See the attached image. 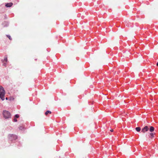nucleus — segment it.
<instances>
[{
	"label": "nucleus",
	"instance_id": "f257e3e1",
	"mask_svg": "<svg viewBox=\"0 0 158 158\" xmlns=\"http://www.w3.org/2000/svg\"><path fill=\"white\" fill-rule=\"evenodd\" d=\"M5 93L4 88L2 86H0V98L2 101L5 99Z\"/></svg>",
	"mask_w": 158,
	"mask_h": 158
},
{
	"label": "nucleus",
	"instance_id": "f03ea898",
	"mask_svg": "<svg viewBox=\"0 0 158 158\" xmlns=\"http://www.w3.org/2000/svg\"><path fill=\"white\" fill-rule=\"evenodd\" d=\"M2 114L4 118L5 119H8L11 118V114L8 111L4 110L3 111Z\"/></svg>",
	"mask_w": 158,
	"mask_h": 158
},
{
	"label": "nucleus",
	"instance_id": "7ed1b4c3",
	"mask_svg": "<svg viewBox=\"0 0 158 158\" xmlns=\"http://www.w3.org/2000/svg\"><path fill=\"white\" fill-rule=\"evenodd\" d=\"M8 137L10 140H15L17 139V136L13 134L9 135Z\"/></svg>",
	"mask_w": 158,
	"mask_h": 158
},
{
	"label": "nucleus",
	"instance_id": "20e7f679",
	"mask_svg": "<svg viewBox=\"0 0 158 158\" xmlns=\"http://www.w3.org/2000/svg\"><path fill=\"white\" fill-rule=\"evenodd\" d=\"M149 130V128L148 126H146L144 127L142 130V132L145 133L146 131H148Z\"/></svg>",
	"mask_w": 158,
	"mask_h": 158
},
{
	"label": "nucleus",
	"instance_id": "39448f33",
	"mask_svg": "<svg viewBox=\"0 0 158 158\" xmlns=\"http://www.w3.org/2000/svg\"><path fill=\"white\" fill-rule=\"evenodd\" d=\"M13 5V3L12 2H10L6 4L5 6L7 7H11Z\"/></svg>",
	"mask_w": 158,
	"mask_h": 158
},
{
	"label": "nucleus",
	"instance_id": "423d86ee",
	"mask_svg": "<svg viewBox=\"0 0 158 158\" xmlns=\"http://www.w3.org/2000/svg\"><path fill=\"white\" fill-rule=\"evenodd\" d=\"M154 130V128L153 127L151 126L149 128V131L150 132H153Z\"/></svg>",
	"mask_w": 158,
	"mask_h": 158
},
{
	"label": "nucleus",
	"instance_id": "0eeeda50",
	"mask_svg": "<svg viewBox=\"0 0 158 158\" xmlns=\"http://www.w3.org/2000/svg\"><path fill=\"white\" fill-rule=\"evenodd\" d=\"M135 129L137 131L139 132L141 130V128L140 127H137L135 128Z\"/></svg>",
	"mask_w": 158,
	"mask_h": 158
},
{
	"label": "nucleus",
	"instance_id": "6e6552de",
	"mask_svg": "<svg viewBox=\"0 0 158 158\" xmlns=\"http://www.w3.org/2000/svg\"><path fill=\"white\" fill-rule=\"evenodd\" d=\"M51 112L49 111V110H47L46 111V112L45 113V114L46 115H47L48 114H51Z\"/></svg>",
	"mask_w": 158,
	"mask_h": 158
},
{
	"label": "nucleus",
	"instance_id": "1a4fd4ad",
	"mask_svg": "<svg viewBox=\"0 0 158 158\" xmlns=\"http://www.w3.org/2000/svg\"><path fill=\"white\" fill-rule=\"evenodd\" d=\"M4 61L7 62V56H5L4 59Z\"/></svg>",
	"mask_w": 158,
	"mask_h": 158
},
{
	"label": "nucleus",
	"instance_id": "9d476101",
	"mask_svg": "<svg viewBox=\"0 0 158 158\" xmlns=\"http://www.w3.org/2000/svg\"><path fill=\"white\" fill-rule=\"evenodd\" d=\"M19 129L21 130H23V127L22 126H20L19 127Z\"/></svg>",
	"mask_w": 158,
	"mask_h": 158
},
{
	"label": "nucleus",
	"instance_id": "9b49d317",
	"mask_svg": "<svg viewBox=\"0 0 158 158\" xmlns=\"http://www.w3.org/2000/svg\"><path fill=\"white\" fill-rule=\"evenodd\" d=\"M6 36H7V37H8L10 40H11V38L10 35H7Z\"/></svg>",
	"mask_w": 158,
	"mask_h": 158
},
{
	"label": "nucleus",
	"instance_id": "f8f14e48",
	"mask_svg": "<svg viewBox=\"0 0 158 158\" xmlns=\"http://www.w3.org/2000/svg\"><path fill=\"white\" fill-rule=\"evenodd\" d=\"M19 117V115L18 114H16L15 116V117L17 118H18Z\"/></svg>",
	"mask_w": 158,
	"mask_h": 158
},
{
	"label": "nucleus",
	"instance_id": "ddd939ff",
	"mask_svg": "<svg viewBox=\"0 0 158 158\" xmlns=\"http://www.w3.org/2000/svg\"><path fill=\"white\" fill-rule=\"evenodd\" d=\"M150 135H151V137L152 138L154 136V134L153 133H151L150 134Z\"/></svg>",
	"mask_w": 158,
	"mask_h": 158
},
{
	"label": "nucleus",
	"instance_id": "4468645a",
	"mask_svg": "<svg viewBox=\"0 0 158 158\" xmlns=\"http://www.w3.org/2000/svg\"><path fill=\"white\" fill-rule=\"evenodd\" d=\"M14 121L15 122H16L17 121V120L16 119V118H14Z\"/></svg>",
	"mask_w": 158,
	"mask_h": 158
},
{
	"label": "nucleus",
	"instance_id": "2eb2a0df",
	"mask_svg": "<svg viewBox=\"0 0 158 158\" xmlns=\"http://www.w3.org/2000/svg\"><path fill=\"white\" fill-rule=\"evenodd\" d=\"M6 63H4L3 64V65L4 66H6Z\"/></svg>",
	"mask_w": 158,
	"mask_h": 158
},
{
	"label": "nucleus",
	"instance_id": "dca6fc26",
	"mask_svg": "<svg viewBox=\"0 0 158 158\" xmlns=\"http://www.w3.org/2000/svg\"><path fill=\"white\" fill-rule=\"evenodd\" d=\"M110 131H111V132H113V129H111L110 130Z\"/></svg>",
	"mask_w": 158,
	"mask_h": 158
},
{
	"label": "nucleus",
	"instance_id": "f3484780",
	"mask_svg": "<svg viewBox=\"0 0 158 158\" xmlns=\"http://www.w3.org/2000/svg\"><path fill=\"white\" fill-rule=\"evenodd\" d=\"M6 100H8V98H6Z\"/></svg>",
	"mask_w": 158,
	"mask_h": 158
},
{
	"label": "nucleus",
	"instance_id": "a211bd4d",
	"mask_svg": "<svg viewBox=\"0 0 158 158\" xmlns=\"http://www.w3.org/2000/svg\"><path fill=\"white\" fill-rule=\"evenodd\" d=\"M156 64H157V65L158 66V62Z\"/></svg>",
	"mask_w": 158,
	"mask_h": 158
}]
</instances>
